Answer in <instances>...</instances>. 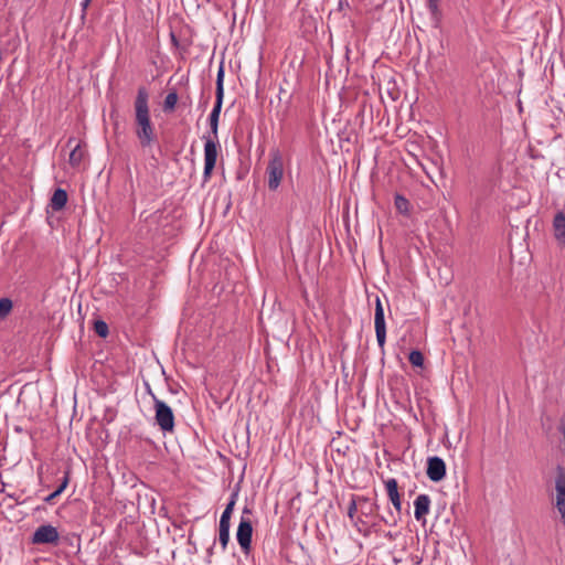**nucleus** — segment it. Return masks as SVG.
Masks as SVG:
<instances>
[{"mask_svg": "<svg viewBox=\"0 0 565 565\" xmlns=\"http://www.w3.org/2000/svg\"><path fill=\"white\" fill-rule=\"evenodd\" d=\"M149 93L146 87H139L135 100L136 136L142 147H149L156 138L154 128L150 120Z\"/></svg>", "mask_w": 565, "mask_h": 565, "instance_id": "nucleus-1", "label": "nucleus"}, {"mask_svg": "<svg viewBox=\"0 0 565 565\" xmlns=\"http://www.w3.org/2000/svg\"><path fill=\"white\" fill-rule=\"evenodd\" d=\"M266 174L268 189L270 191H276L284 178V158L278 149H273L269 153Z\"/></svg>", "mask_w": 565, "mask_h": 565, "instance_id": "nucleus-2", "label": "nucleus"}, {"mask_svg": "<svg viewBox=\"0 0 565 565\" xmlns=\"http://www.w3.org/2000/svg\"><path fill=\"white\" fill-rule=\"evenodd\" d=\"M250 515L252 509L245 507L242 511L239 524L236 531L237 543L245 554H248L252 547L253 523Z\"/></svg>", "mask_w": 565, "mask_h": 565, "instance_id": "nucleus-3", "label": "nucleus"}, {"mask_svg": "<svg viewBox=\"0 0 565 565\" xmlns=\"http://www.w3.org/2000/svg\"><path fill=\"white\" fill-rule=\"evenodd\" d=\"M204 170H203V182H207L211 179L213 169L215 168L217 156H218V138L212 137L211 135H204Z\"/></svg>", "mask_w": 565, "mask_h": 565, "instance_id": "nucleus-4", "label": "nucleus"}, {"mask_svg": "<svg viewBox=\"0 0 565 565\" xmlns=\"http://www.w3.org/2000/svg\"><path fill=\"white\" fill-rule=\"evenodd\" d=\"M154 405V418L157 425L162 431H172L174 429V415L171 407L163 401L152 395Z\"/></svg>", "mask_w": 565, "mask_h": 565, "instance_id": "nucleus-5", "label": "nucleus"}, {"mask_svg": "<svg viewBox=\"0 0 565 565\" xmlns=\"http://www.w3.org/2000/svg\"><path fill=\"white\" fill-rule=\"evenodd\" d=\"M554 505L565 524V469L561 466L556 468Z\"/></svg>", "mask_w": 565, "mask_h": 565, "instance_id": "nucleus-6", "label": "nucleus"}, {"mask_svg": "<svg viewBox=\"0 0 565 565\" xmlns=\"http://www.w3.org/2000/svg\"><path fill=\"white\" fill-rule=\"evenodd\" d=\"M374 328L376 341L382 351H384L385 342H386V323H385V315L384 308L381 302V299L376 297L375 300V312H374Z\"/></svg>", "mask_w": 565, "mask_h": 565, "instance_id": "nucleus-7", "label": "nucleus"}, {"mask_svg": "<svg viewBox=\"0 0 565 565\" xmlns=\"http://www.w3.org/2000/svg\"><path fill=\"white\" fill-rule=\"evenodd\" d=\"M56 527L50 524L39 526L32 536L33 544H56L58 542Z\"/></svg>", "mask_w": 565, "mask_h": 565, "instance_id": "nucleus-8", "label": "nucleus"}, {"mask_svg": "<svg viewBox=\"0 0 565 565\" xmlns=\"http://www.w3.org/2000/svg\"><path fill=\"white\" fill-rule=\"evenodd\" d=\"M427 477L433 482L441 481L446 476V463L445 461L437 456L429 457L427 460Z\"/></svg>", "mask_w": 565, "mask_h": 565, "instance_id": "nucleus-9", "label": "nucleus"}, {"mask_svg": "<svg viewBox=\"0 0 565 565\" xmlns=\"http://www.w3.org/2000/svg\"><path fill=\"white\" fill-rule=\"evenodd\" d=\"M430 498L428 494H419L414 501V516L417 521L425 520V516L429 513Z\"/></svg>", "mask_w": 565, "mask_h": 565, "instance_id": "nucleus-10", "label": "nucleus"}, {"mask_svg": "<svg viewBox=\"0 0 565 565\" xmlns=\"http://www.w3.org/2000/svg\"><path fill=\"white\" fill-rule=\"evenodd\" d=\"M385 488L387 491V495L390 498V501L392 502L393 507L396 509V511L399 513L402 510V501L398 493V484L396 479L390 478L385 481Z\"/></svg>", "mask_w": 565, "mask_h": 565, "instance_id": "nucleus-11", "label": "nucleus"}, {"mask_svg": "<svg viewBox=\"0 0 565 565\" xmlns=\"http://www.w3.org/2000/svg\"><path fill=\"white\" fill-rule=\"evenodd\" d=\"M223 104V97H216L215 104L213 106V109L209 116V124L211 129V136L218 138L217 136V129H218V118L222 109Z\"/></svg>", "mask_w": 565, "mask_h": 565, "instance_id": "nucleus-12", "label": "nucleus"}, {"mask_svg": "<svg viewBox=\"0 0 565 565\" xmlns=\"http://www.w3.org/2000/svg\"><path fill=\"white\" fill-rule=\"evenodd\" d=\"M553 228L557 242L559 244H565V214L563 212H558L554 216Z\"/></svg>", "mask_w": 565, "mask_h": 565, "instance_id": "nucleus-13", "label": "nucleus"}, {"mask_svg": "<svg viewBox=\"0 0 565 565\" xmlns=\"http://www.w3.org/2000/svg\"><path fill=\"white\" fill-rule=\"evenodd\" d=\"M440 0H426L427 9L429 11L430 21L433 23V26L438 29L441 24V10L439 8Z\"/></svg>", "mask_w": 565, "mask_h": 565, "instance_id": "nucleus-14", "label": "nucleus"}, {"mask_svg": "<svg viewBox=\"0 0 565 565\" xmlns=\"http://www.w3.org/2000/svg\"><path fill=\"white\" fill-rule=\"evenodd\" d=\"M67 202V193L63 189H56L51 198L50 205L53 211H61Z\"/></svg>", "mask_w": 565, "mask_h": 565, "instance_id": "nucleus-15", "label": "nucleus"}, {"mask_svg": "<svg viewBox=\"0 0 565 565\" xmlns=\"http://www.w3.org/2000/svg\"><path fill=\"white\" fill-rule=\"evenodd\" d=\"M86 151L83 149V146L81 142H77L74 148L72 149L70 157H68V163L73 168H78L85 158Z\"/></svg>", "mask_w": 565, "mask_h": 565, "instance_id": "nucleus-16", "label": "nucleus"}, {"mask_svg": "<svg viewBox=\"0 0 565 565\" xmlns=\"http://www.w3.org/2000/svg\"><path fill=\"white\" fill-rule=\"evenodd\" d=\"M394 205L398 213L404 216L411 215V202L402 194H395L394 196Z\"/></svg>", "mask_w": 565, "mask_h": 565, "instance_id": "nucleus-17", "label": "nucleus"}, {"mask_svg": "<svg viewBox=\"0 0 565 565\" xmlns=\"http://www.w3.org/2000/svg\"><path fill=\"white\" fill-rule=\"evenodd\" d=\"M360 509V497L352 495L349 508H348V516L358 526L360 523L364 524L361 518H355V514Z\"/></svg>", "mask_w": 565, "mask_h": 565, "instance_id": "nucleus-18", "label": "nucleus"}, {"mask_svg": "<svg viewBox=\"0 0 565 565\" xmlns=\"http://www.w3.org/2000/svg\"><path fill=\"white\" fill-rule=\"evenodd\" d=\"M236 499H237V493L236 492L232 493L230 501L227 502V504L221 515L220 522L231 523V515L233 513V510H234V507L236 503Z\"/></svg>", "mask_w": 565, "mask_h": 565, "instance_id": "nucleus-19", "label": "nucleus"}, {"mask_svg": "<svg viewBox=\"0 0 565 565\" xmlns=\"http://www.w3.org/2000/svg\"><path fill=\"white\" fill-rule=\"evenodd\" d=\"M230 529H231V523L220 522L218 541H220V544H221L223 551L226 550L227 544L230 542Z\"/></svg>", "mask_w": 565, "mask_h": 565, "instance_id": "nucleus-20", "label": "nucleus"}, {"mask_svg": "<svg viewBox=\"0 0 565 565\" xmlns=\"http://www.w3.org/2000/svg\"><path fill=\"white\" fill-rule=\"evenodd\" d=\"M178 94L175 90L169 92L163 102V111L170 113L175 108L178 103Z\"/></svg>", "mask_w": 565, "mask_h": 565, "instance_id": "nucleus-21", "label": "nucleus"}, {"mask_svg": "<svg viewBox=\"0 0 565 565\" xmlns=\"http://www.w3.org/2000/svg\"><path fill=\"white\" fill-rule=\"evenodd\" d=\"M376 509V504L370 502V500L365 497H360V511L361 514L369 516L374 513Z\"/></svg>", "mask_w": 565, "mask_h": 565, "instance_id": "nucleus-22", "label": "nucleus"}, {"mask_svg": "<svg viewBox=\"0 0 565 565\" xmlns=\"http://www.w3.org/2000/svg\"><path fill=\"white\" fill-rule=\"evenodd\" d=\"M13 308V302L10 298L0 299V320L6 319Z\"/></svg>", "mask_w": 565, "mask_h": 565, "instance_id": "nucleus-23", "label": "nucleus"}, {"mask_svg": "<svg viewBox=\"0 0 565 565\" xmlns=\"http://www.w3.org/2000/svg\"><path fill=\"white\" fill-rule=\"evenodd\" d=\"M224 67L221 65L216 75V97H224Z\"/></svg>", "mask_w": 565, "mask_h": 565, "instance_id": "nucleus-24", "label": "nucleus"}, {"mask_svg": "<svg viewBox=\"0 0 565 565\" xmlns=\"http://www.w3.org/2000/svg\"><path fill=\"white\" fill-rule=\"evenodd\" d=\"M408 360H409L411 364L414 366L420 367L424 364V355L418 350H413L408 355Z\"/></svg>", "mask_w": 565, "mask_h": 565, "instance_id": "nucleus-25", "label": "nucleus"}, {"mask_svg": "<svg viewBox=\"0 0 565 565\" xmlns=\"http://www.w3.org/2000/svg\"><path fill=\"white\" fill-rule=\"evenodd\" d=\"M94 331L102 338H106L109 333L108 326L103 320H96L94 323Z\"/></svg>", "mask_w": 565, "mask_h": 565, "instance_id": "nucleus-26", "label": "nucleus"}, {"mask_svg": "<svg viewBox=\"0 0 565 565\" xmlns=\"http://www.w3.org/2000/svg\"><path fill=\"white\" fill-rule=\"evenodd\" d=\"M67 484H68V475L66 473L63 478V481L57 487L56 492L61 494L66 489Z\"/></svg>", "mask_w": 565, "mask_h": 565, "instance_id": "nucleus-27", "label": "nucleus"}, {"mask_svg": "<svg viewBox=\"0 0 565 565\" xmlns=\"http://www.w3.org/2000/svg\"><path fill=\"white\" fill-rule=\"evenodd\" d=\"M60 495V493L56 492V490L54 492H52L51 494H49L44 501L46 503H52L54 501L55 498H57Z\"/></svg>", "mask_w": 565, "mask_h": 565, "instance_id": "nucleus-28", "label": "nucleus"}, {"mask_svg": "<svg viewBox=\"0 0 565 565\" xmlns=\"http://www.w3.org/2000/svg\"><path fill=\"white\" fill-rule=\"evenodd\" d=\"M93 0H82L81 2V9H82V12L85 13L90 4Z\"/></svg>", "mask_w": 565, "mask_h": 565, "instance_id": "nucleus-29", "label": "nucleus"}, {"mask_svg": "<svg viewBox=\"0 0 565 565\" xmlns=\"http://www.w3.org/2000/svg\"><path fill=\"white\" fill-rule=\"evenodd\" d=\"M212 554H213V547H210V548L207 550V557H206V563H209V564L211 563V556H212Z\"/></svg>", "mask_w": 565, "mask_h": 565, "instance_id": "nucleus-30", "label": "nucleus"}, {"mask_svg": "<svg viewBox=\"0 0 565 565\" xmlns=\"http://www.w3.org/2000/svg\"><path fill=\"white\" fill-rule=\"evenodd\" d=\"M74 141H75L74 138H70L68 141H67V146H71Z\"/></svg>", "mask_w": 565, "mask_h": 565, "instance_id": "nucleus-31", "label": "nucleus"}]
</instances>
